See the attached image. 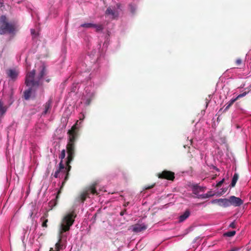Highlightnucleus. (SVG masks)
<instances>
[{
  "label": "nucleus",
  "mask_w": 251,
  "mask_h": 251,
  "mask_svg": "<svg viewBox=\"0 0 251 251\" xmlns=\"http://www.w3.org/2000/svg\"><path fill=\"white\" fill-rule=\"evenodd\" d=\"M93 27L96 28V31L97 32H99L100 31H101L103 29V25H102L94 24Z\"/></svg>",
  "instance_id": "obj_20"
},
{
  "label": "nucleus",
  "mask_w": 251,
  "mask_h": 251,
  "mask_svg": "<svg viewBox=\"0 0 251 251\" xmlns=\"http://www.w3.org/2000/svg\"><path fill=\"white\" fill-rule=\"evenodd\" d=\"M225 181V179L223 178L222 180L220 181L217 184H216V187H220L221 186V185H222V184L224 183Z\"/></svg>",
  "instance_id": "obj_29"
},
{
  "label": "nucleus",
  "mask_w": 251,
  "mask_h": 251,
  "mask_svg": "<svg viewBox=\"0 0 251 251\" xmlns=\"http://www.w3.org/2000/svg\"><path fill=\"white\" fill-rule=\"evenodd\" d=\"M42 222V227H48V225H47V223L48 222V219H44V220H40Z\"/></svg>",
  "instance_id": "obj_25"
},
{
  "label": "nucleus",
  "mask_w": 251,
  "mask_h": 251,
  "mask_svg": "<svg viewBox=\"0 0 251 251\" xmlns=\"http://www.w3.org/2000/svg\"><path fill=\"white\" fill-rule=\"evenodd\" d=\"M49 216V214L48 212H45L43 216L40 218V220H44V219H48V217Z\"/></svg>",
  "instance_id": "obj_27"
},
{
  "label": "nucleus",
  "mask_w": 251,
  "mask_h": 251,
  "mask_svg": "<svg viewBox=\"0 0 251 251\" xmlns=\"http://www.w3.org/2000/svg\"><path fill=\"white\" fill-rule=\"evenodd\" d=\"M129 8L130 12L132 14H134L135 13L136 9V6L135 5H134L132 3H130L129 4Z\"/></svg>",
  "instance_id": "obj_22"
},
{
  "label": "nucleus",
  "mask_w": 251,
  "mask_h": 251,
  "mask_svg": "<svg viewBox=\"0 0 251 251\" xmlns=\"http://www.w3.org/2000/svg\"><path fill=\"white\" fill-rule=\"evenodd\" d=\"M157 176L159 178L166 179L169 180H174L175 179V173L168 170L162 171L161 173H159Z\"/></svg>",
  "instance_id": "obj_7"
},
{
  "label": "nucleus",
  "mask_w": 251,
  "mask_h": 251,
  "mask_svg": "<svg viewBox=\"0 0 251 251\" xmlns=\"http://www.w3.org/2000/svg\"><path fill=\"white\" fill-rule=\"evenodd\" d=\"M35 74V70H33L27 73L25 80V83L26 86L36 88L40 86V83L39 80L38 79L36 80L34 79Z\"/></svg>",
  "instance_id": "obj_4"
},
{
  "label": "nucleus",
  "mask_w": 251,
  "mask_h": 251,
  "mask_svg": "<svg viewBox=\"0 0 251 251\" xmlns=\"http://www.w3.org/2000/svg\"><path fill=\"white\" fill-rule=\"evenodd\" d=\"M228 200V206L231 205L234 206H239L242 205L243 203V201L240 198L236 197L234 196L230 197Z\"/></svg>",
  "instance_id": "obj_8"
},
{
  "label": "nucleus",
  "mask_w": 251,
  "mask_h": 251,
  "mask_svg": "<svg viewBox=\"0 0 251 251\" xmlns=\"http://www.w3.org/2000/svg\"><path fill=\"white\" fill-rule=\"evenodd\" d=\"M50 80V78H47L46 79V81L47 82H49Z\"/></svg>",
  "instance_id": "obj_37"
},
{
  "label": "nucleus",
  "mask_w": 251,
  "mask_h": 251,
  "mask_svg": "<svg viewBox=\"0 0 251 251\" xmlns=\"http://www.w3.org/2000/svg\"><path fill=\"white\" fill-rule=\"evenodd\" d=\"M190 212L189 210H186L184 213L179 217V222H182L185 220L190 216Z\"/></svg>",
  "instance_id": "obj_16"
},
{
  "label": "nucleus",
  "mask_w": 251,
  "mask_h": 251,
  "mask_svg": "<svg viewBox=\"0 0 251 251\" xmlns=\"http://www.w3.org/2000/svg\"><path fill=\"white\" fill-rule=\"evenodd\" d=\"M235 233H236V231L234 230H232V231H228V232L225 233L224 234V236H226V237H232L235 235Z\"/></svg>",
  "instance_id": "obj_21"
},
{
  "label": "nucleus",
  "mask_w": 251,
  "mask_h": 251,
  "mask_svg": "<svg viewBox=\"0 0 251 251\" xmlns=\"http://www.w3.org/2000/svg\"><path fill=\"white\" fill-rule=\"evenodd\" d=\"M204 189L199 186L198 184H195L192 186L193 193L195 195H198L199 192L204 191Z\"/></svg>",
  "instance_id": "obj_14"
},
{
  "label": "nucleus",
  "mask_w": 251,
  "mask_h": 251,
  "mask_svg": "<svg viewBox=\"0 0 251 251\" xmlns=\"http://www.w3.org/2000/svg\"><path fill=\"white\" fill-rule=\"evenodd\" d=\"M209 196H210V195H208V194H202V195H200V196L198 198L205 199V198H207L209 197Z\"/></svg>",
  "instance_id": "obj_28"
},
{
  "label": "nucleus",
  "mask_w": 251,
  "mask_h": 251,
  "mask_svg": "<svg viewBox=\"0 0 251 251\" xmlns=\"http://www.w3.org/2000/svg\"><path fill=\"white\" fill-rule=\"evenodd\" d=\"M122 5L120 3L116 4V8L112 9L110 7L107 8L105 11V14L107 15H111V18L113 19H116L119 17V10L121 11Z\"/></svg>",
  "instance_id": "obj_6"
},
{
  "label": "nucleus",
  "mask_w": 251,
  "mask_h": 251,
  "mask_svg": "<svg viewBox=\"0 0 251 251\" xmlns=\"http://www.w3.org/2000/svg\"><path fill=\"white\" fill-rule=\"evenodd\" d=\"M239 178V175L237 173H235L232 177L231 183L230 185V187H233L235 186V184L237 182Z\"/></svg>",
  "instance_id": "obj_18"
},
{
  "label": "nucleus",
  "mask_w": 251,
  "mask_h": 251,
  "mask_svg": "<svg viewBox=\"0 0 251 251\" xmlns=\"http://www.w3.org/2000/svg\"><path fill=\"white\" fill-rule=\"evenodd\" d=\"M242 59L241 58H238L235 61V64L237 66H240L242 63Z\"/></svg>",
  "instance_id": "obj_26"
},
{
  "label": "nucleus",
  "mask_w": 251,
  "mask_h": 251,
  "mask_svg": "<svg viewBox=\"0 0 251 251\" xmlns=\"http://www.w3.org/2000/svg\"><path fill=\"white\" fill-rule=\"evenodd\" d=\"M47 74V70L44 66H42V69L38 74L37 79L40 82V80Z\"/></svg>",
  "instance_id": "obj_15"
},
{
  "label": "nucleus",
  "mask_w": 251,
  "mask_h": 251,
  "mask_svg": "<svg viewBox=\"0 0 251 251\" xmlns=\"http://www.w3.org/2000/svg\"><path fill=\"white\" fill-rule=\"evenodd\" d=\"M240 251V248H233V249H231V250L227 251Z\"/></svg>",
  "instance_id": "obj_32"
},
{
  "label": "nucleus",
  "mask_w": 251,
  "mask_h": 251,
  "mask_svg": "<svg viewBox=\"0 0 251 251\" xmlns=\"http://www.w3.org/2000/svg\"><path fill=\"white\" fill-rule=\"evenodd\" d=\"M3 6V0H0V8Z\"/></svg>",
  "instance_id": "obj_35"
},
{
  "label": "nucleus",
  "mask_w": 251,
  "mask_h": 251,
  "mask_svg": "<svg viewBox=\"0 0 251 251\" xmlns=\"http://www.w3.org/2000/svg\"><path fill=\"white\" fill-rule=\"evenodd\" d=\"M211 203L224 207H228V200L227 199H215L213 200Z\"/></svg>",
  "instance_id": "obj_9"
},
{
  "label": "nucleus",
  "mask_w": 251,
  "mask_h": 251,
  "mask_svg": "<svg viewBox=\"0 0 251 251\" xmlns=\"http://www.w3.org/2000/svg\"><path fill=\"white\" fill-rule=\"evenodd\" d=\"M35 30H34V29H31V33L32 34H34L35 33Z\"/></svg>",
  "instance_id": "obj_36"
},
{
  "label": "nucleus",
  "mask_w": 251,
  "mask_h": 251,
  "mask_svg": "<svg viewBox=\"0 0 251 251\" xmlns=\"http://www.w3.org/2000/svg\"><path fill=\"white\" fill-rule=\"evenodd\" d=\"M126 209H125L124 210L122 211L121 212H120V215L121 216H123L126 212Z\"/></svg>",
  "instance_id": "obj_33"
},
{
  "label": "nucleus",
  "mask_w": 251,
  "mask_h": 251,
  "mask_svg": "<svg viewBox=\"0 0 251 251\" xmlns=\"http://www.w3.org/2000/svg\"><path fill=\"white\" fill-rule=\"evenodd\" d=\"M208 103H209V100L207 99H205V104H206L205 107L206 108L207 107Z\"/></svg>",
  "instance_id": "obj_34"
},
{
  "label": "nucleus",
  "mask_w": 251,
  "mask_h": 251,
  "mask_svg": "<svg viewBox=\"0 0 251 251\" xmlns=\"http://www.w3.org/2000/svg\"><path fill=\"white\" fill-rule=\"evenodd\" d=\"M96 186L97 183H94L87 187L86 189L80 194L78 199L83 202L88 197L89 193H91L93 195H98L99 193L96 190Z\"/></svg>",
  "instance_id": "obj_5"
},
{
  "label": "nucleus",
  "mask_w": 251,
  "mask_h": 251,
  "mask_svg": "<svg viewBox=\"0 0 251 251\" xmlns=\"http://www.w3.org/2000/svg\"><path fill=\"white\" fill-rule=\"evenodd\" d=\"M7 76L12 80H15L19 75V72L15 69H9L6 71Z\"/></svg>",
  "instance_id": "obj_11"
},
{
  "label": "nucleus",
  "mask_w": 251,
  "mask_h": 251,
  "mask_svg": "<svg viewBox=\"0 0 251 251\" xmlns=\"http://www.w3.org/2000/svg\"><path fill=\"white\" fill-rule=\"evenodd\" d=\"M15 25L14 24L9 23L6 17L2 15L0 17V34L6 33H13L15 30Z\"/></svg>",
  "instance_id": "obj_3"
},
{
  "label": "nucleus",
  "mask_w": 251,
  "mask_h": 251,
  "mask_svg": "<svg viewBox=\"0 0 251 251\" xmlns=\"http://www.w3.org/2000/svg\"><path fill=\"white\" fill-rule=\"evenodd\" d=\"M147 228L144 224H136L133 226L132 231L134 232H139L145 230Z\"/></svg>",
  "instance_id": "obj_12"
},
{
  "label": "nucleus",
  "mask_w": 251,
  "mask_h": 251,
  "mask_svg": "<svg viewBox=\"0 0 251 251\" xmlns=\"http://www.w3.org/2000/svg\"><path fill=\"white\" fill-rule=\"evenodd\" d=\"M61 238L60 237L59 241L55 244V250H53L52 248L50 249V251H59L61 249L62 245L60 244Z\"/></svg>",
  "instance_id": "obj_19"
},
{
  "label": "nucleus",
  "mask_w": 251,
  "mask_h": 251,
  "mask_svg": "<svg viewBox=\"0 0 251 251\" xmlns=\"http://www.w3.org/2000/svg\"><path fill=\"white\" fill-rule=\"evenodd\" d=\"M248 93L249 92H244L243 93L238 95L237 97H236L235 98L230 100L226 104L225 110H228L235 101L239 100L240 98L245 97Z\"/></svg>",
  "instance_id": "obj_10"
},
{
  "label": "nucleus",
  "mask_w": 251,
  "mask_h": 251,
  "mask_svg": "<svg viewBox=\"0 0 251 251\" xmlns=\"http://www.w3.org/2000/svg\"><path fill=\"white\" fill-rule=\"evenodd\" d=\"M76 217L74 210L66 213L62 218L59 226V234L69 231L71 226L74 224Z\"/></svg>",
  "instance_id": "obj_2"
},
{
  "label": "nucleus",
  "mask_w": 251,
  "mask_h": 251,
  "mask_svg": "<svg viewBox=\"0 0 251 251\" xmlns=\"http://www.w3.org/2000/svg\"><path fill=\"white\" fill-rule=\"evenodd\" d=\"M34 88V87H30L27 90L24 92V97L25 100H27L29 99L31 93ZM35 88H36L35 87Z\"/></svg>",
  "instance_id": "obj_17"
},
{
  "label": "nucleus",
  "mask_w": 251,
  "mask_h": 251,
  "mask_svg": "<svg viewBox=\"0 0 251 251\" xmlns=\"http://www.w3.org/2000/svg\"><path fill=\"white\" fill-rule=\"evenodd\" d=\"M94 25V24H92V23H85V24H81L80 25V26L82 27L88 28L93 27Z\"/></svg>",
  "instance_id": "obj_24"
},
{
  "label": "nucleus",
  "mask_w": 251,
  "mask_h": 251,
  "mask_svg": "<svg viewBox=\"0 0 251 251\" xmlns=\"http://www.w3.org/2000/svg\"><path fill=\"white\" fill-rule=\"evenodd\" d=\"M52 100L50 99L44 104V111L43 112V114H47L48 113L50 112L51 107Z\"/></svg>",
  "instance_id": "obj_13"
},
{
  "label": "nucleus",
  "mask_w": 251,
  "mask_h": 251,
  "mask_svg": "<svg viewBox=\"0 0 251 251\" xmlns=\"http://www.w3.org/2000/svg\"><path fill=\"white\" fill-rule=\"evenodd\" d=\"M235 223L234 222H232L230 225H229V227H231V228H235Z\"/></svg>",
  "instance_id": "obj_31"
},
{
  "label": "nucleus",
  "mask_w": 251,
  "mask_h": 251,
  "mask_svg": "<svg viewBox=\"0 0 251 251\" xmlns=\"http://www.w3.org/2000/svg\"><path fill=\"white\" fill-rule=\"evenodd\" d=\"M77 122L73 125L71 128L68 130L67 134L68 135V142L66 145V150L67 153V160L66 162V167H65L63 163V159L66 156L65 150H62L59 158L61 161L59 164V168L55 171L53 175L55 178L60 177V174H65L64 181L62 183L60 187L61 189L64 185L65 182L69 178V172L71 169V166L70 165L71 162L73 160L75 155V142L78 136L79 129L77 127ZM61 193V190L58 191L56 198L58 199L59 195Z\"/></svg>",
  "instance_id": "obj_1"
},
{
  "label": "nucleus",
  "mask_w": 251,
  "mask_h": 251,
  "mask_svg": "<svg viewBox=\"0 0 251 251\" xmlns=\"http://www.w3.org/2000/svg\"><path fill=\"white\" fill-rule=\"evenodd\" d=\"M6 111V108L3 106V103L0 101V112L3 114Z\"/></svg>",
  "instance_id": "obj_23"
},
{
  "label": "nucleus",
  "mask_w": 251,
  "mask_h": 251,
  "mask_svg": "<svg viewBox=\"0 0 251 251\" xmlns=\"http://www.w3.org/2000/svg\"><path fill=\"white\" fill-rule=\"evenodd\" d=\"M154 185H155V184H152V185H151L150 186H146V187H145V189L146 190H148V189H151V188H152L154 186Z\"/></svg>",
  "instance_id": "obj_30"
}]
</instances>
